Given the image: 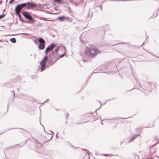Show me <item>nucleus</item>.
<instances>
[{
  "label": "nucleus",
  "instance_id": "49",
  "mask_svg": "<svg viewBox=\"0 0 159 159\" xmlns=\"http://www.w3.org/2000/svg\"><path fill=\"white\" fill-rule=\"evenodd\" d=\"M14 96H15V94H14Z\"/></svg>",
  "mask_w": 159,
  "mask_h": 159
},
{
  "label": "nucleus",
  "instance_id": "16",
  "mask_svg": "<svg viewBox=\"0 0 159 159\" xmlns=\"http://www.w3.org/2000/svg\"><path fill=\"white\" fill-rule=\"evenodd\" d=\"M21 11H18L17 9L15 8V12L16 14L18 16V15H20V13Z\"/></svg>",
  "mask_w": 159,
  "mask_h": 159
},
{
  "label": "nucleus",
  "instance_id": "8",
  "mask_svg": "<svg viewBox=\"0 0 159 159\" xmlns=\"http://www.w3.org/2000/svg\"><path fill=\"white\" fill-rule=\"evenodd\" d=\"M56 61V60L50 59L48 61V65L50 66L52 65L55 63Z\"/></svg>",
  "mask_w": 159,
  "mask_h": 159
},
{
  "label": "nucleus",
  "instance_id": "39",
  "mask_svg": "<svg viewBox=\"0 0 159 159\" xmlns=\"http://www.w3.org/2000/svg\"><path fill=\"white\" fill-rule=\"evenodd\" d=\"M92 14H93V12H92V15H91V17L92 16Z\"/></svg>",
  "mask_w": 159,
  "mask_h": 159
},
{
  "label": "nucleus",
  "instance_id": "41",
  "mask_svg": "<svg viewBox=\"0 0 159 159\" xmlns=\"http://www.w3.org/2000/svg\"><path fill=\"white\" fill-rule=\"evenodd\" d=\"M56 110L57 111L58 110V109H56Z\"/></svg>",
  "mask_w": 159,
  "mask_h": 159
},
{
  "label": "nucleus",
  "instance_id": "44",
  "mask_svg": "<svg viewBox=\"0 0 159 159\" xmlns=\"http://www.w3.org/2000/svg\"><path fill=\"white\" fill-rule=\"evenodd\" d=\"M0 2H1V3L2 2V1H1Z\"/></svg>",
  "mask_w": 159,
  "mask_h": 159
},
{
  "label": "nucleus",
  "instance_id": "24",
  "mask_svg": "<svg viewBox=\"0 0 159 159\" xmlns=\"http://www.w3.org/2000/svg\"><path fill=\"white\" fill-rule=\"evenodd\" d=\"M18 17H19V18L20 19V20L21 21V16L20 15H18Z\"/></svg>",
  "mask_w": 159,
  "mask_h": 159
},
{
  "label": "nucleus",
  "instance_id": "19",
  "mask_svg": "<svg viewBox=\"0 0 159 159\" xmlns=\"http://www.w3.org/2000/svg\"><path fill=\"white\" fill-rule=\"evenodd\" d=\"M59 48H56L54 51H52V52H56V53H57V51H58Z\"/></svg>",
  "mask_w": 159,
  "mask_h": 159
},
{
  "label": "nucleus",
  "instance_id": "51",
  "mask_svg": "<svg viewBox=\"0 0 159 159\" xmlns=\"http://www.w3.org/2000/svg\"><path fill=\"white\" fill-rule=\"evenodd\" d=\"M1 41V40H0V41Z\"/></svg>",
  "mask_w": 159,
  "mask_h": 159
},
{
  "label": "nucleus",
  "instance_id": "32",
  "mask_svg": "<svg viewBox=\"0 0 159 159\" xmlns=\"http://www.w3.org/2000/svg\"><path fill=\"white\" fill-rule=\"evenodd\" d=\"M39 121H40V125H42L43 127V126L41 123H40V120H39Z\"/></svg>",
  "mask_w": 159,
  "mask_h": 159
},
{
  "label": "nucleus",
  "instance_id": "50",
  "mask_svg": "<svg viewBox=\"0 0 159 159\" xmlns=\"http://www.w3.org/2000/svg\"><path fill=\"white\" fill-rule=\"evenodd\" d=\"M51 132L52 133H53V132L52 131H51Z\"/></svg>",
  "mask_w": 159,
  "mask_h": 159
},
{
  "label": "nucleus",
  "instance_id": "14",
  "mask_svg": "<svg viewBox=\"0 0 159 159\" xmlns=\"http://www.w3.org/2000/svg\"><path fill=\"white\" fill-rule=\"evenodd\" d=\"M150 150L152 153H154L155 152V150L152 147L150 148Z\"/></svg>",
  "mask_w": 159,
  "mask_h": 159
},
{
  "label": "nucleus",
  "instance_id": "10",
  "mask_svg": "<svg viewBox=\"0 0 159 159\" xmlns=\"http://www.w3.org/2000/svg\"><path fill=\"white\" fill-rule=\"evenodd\" d=\"M66 17L63 16H59L58 17V20H59L61 21H63L65 20Z\"/></svg>",
  "mask_w": 159,
  "mask_h": 159
},
{
  "label": "nucleus",
  "instance_id": "1",
  "mask_svg": "<svg viewBox=\"0 0 159 159\" xmlns=\"http://www.w3.org/2000/svg\"><path fill=\"white\" fill-rule=\"evenodd\" d=\"M56 46V44L52 43L48 45L46 48L45 51L46 56L43 57V59L40 62L41 71H43L46 68V63L48 60V57L47 56L49 52L53 50Z\"/></svg>",
  "mask_w": 159,
  "mask_h": 159
},
{
  "label": "nucleus",
  "instance_id": "46",
  "mask_svg": "<svg viewBox=\"0 0 159 159\" xmlns=\"http://www.w3.org/2000/svg\"><path fill=\"white\" fill-rule=\"evenodd\" d=\"M103 2V1H102V2Z\"/></svg>",
  "mask_w": 159,
  "mask_h": 159
},
{
  "label": "nucleus",
  "instance_id": "4",
  "mask_svg": "<svg viewBox=\"0 0 159 159\" xmlns=\"http://www.w3.org/2000/svg\"><path fill=\"white\" fill-rule=\"evenodd\" d=\"M38 41L39 43V48L40 49L43 50L45 48V41L42 38H39Z\"/></svg>",
  "mask_w": 159,
  "mask_h": 159
},
{
  "label": "nucleus",
  "instance_id": "42",
  "mask_svg": "<svg viewBox=\"0 0 159 159\" xmlns=\"http://www.w3.org/2000/svg\"><path fill=\"white\" fill-rule=\"evenodd\" d=\"M26 141H27V140H26L25 141V143H26Z\"/></svg>",
  "mask_w": 159,
  "mask_h": 159
},
{
  "label": "nucleus",
  "instance_id": "13",
  "mask_svg": "<svg viewBox=\"0 0 159 159\" xmlns=\"http://www.w3.org/2000/svg\"><path fill=\"white\" fill-rule=\"evenodd\" d=\"M22 146H21L20 144H18L12 146H11L10 147V148L12 147V148H16V147H21Z\"/></svg>",
  "mask_w": 159,
  "mask_h": 159
},
{
  "label": "nucleus",
  "instance_id": "30",
  "mask_svg": "<svg viewBox=\"0 0 159 159\" xmlns=\"http://www.w3.org/2000/svg\"><path fill=\"white\" fill-rule=\"evenodd\" d=\"M69 114H68V113H67V115H66V118H67V117L68 116H69Z\"/></svg>",
  "mask_w": 159,
  "mask_h": 159
},
{
  "label": "nucleus",
  "instance_id": "15",
  "mask_svg": "<svg viewBox=\"0 0 159 159\" xmlns=\"http://www.w3.org/2000/svg\"><path fill=\"white\" fill-rule=\"evenodd\" d=\"M10 41L13 43H15L16 41V39L14 38L10 39Z\"/></svg>",
  "mask_w": 159,
  "mask_h": 159
},
{
  "label": "nucleus",
  "instance_id": "11",
  "mask_svg": "<svg viewBox=\"0 0 159 159\" xmlns=\"http://www.w3.org/2000/svg\"><path fill=\"white\" fill-rule=\"evenodd\" d=\"M140 135V134H135L129 140V142H131L132 141H133L136 138L138 137V136Z\"/></svg>",
  "mask_w": 159,
  "mask_h": 159
},
{
  "label": "nucleus",
  "instance_id": "23",
  "mask_svg": "<svg viewBox=\"0 0 159 159\" xmlns=\"http://www.w3.org/2000/svg\"><path fill=\"white\" fill-rule=\"evenodd\" d=\"M49 135L50 136V139L48 140L47 141H50V140H51L52 139V136L51 134H49Z\"/></svg>",
  "mask_w": 159,
  "mask_h": 159
},
{
  "label": "nucleus",
  "instance_id": "36",
  "mask_svg": "<svg viewBox=\"0 0 159 159\" xmlns=\"http://www.w3.org/2000/svg\"><path fill=\"white\" fill-rule=\"evenodd\" d=\"M56 137H57V138H58L57 134L56 135Z\"/></svg>",
  "mask_w": 159,
  "mask_h": 159
},
{
  "label": "nucleus",
  "instance_id": "45",
  "mask_svg": "<svg viewBox=\"0 0 159 159\" xmlns=\"http://www.w3.org/2000/svg\"><path fill=\"white\" fill-rule=\"evenodd\" d=\"M0 2H1V3L2 2V1H1Z\"/></svg>",
  "mask_w": 159,
  "mask_h": 159
},
{
  "label": "nucleus",
  "instance_id": "7",
  "mask_svg": "<svg viewBox=\"0 0 159 159\" xmlns=\"http://www.w3.org/2000/svg\"><path fill=\"white\" fill-rule=\"evenodd\" d=\"M26 4L25 3H23L20 4L18 5L15 7V8L17 9L18 11H21V10L24 8H26Z\"/></svg>",
  "mask_w": 159,
  "mask_h": 159
},
{
  "label": "nucleus",
  "instance_id": "21",
  "mask_svg": "<svg viewBox=\"0 0 159 159\" xmlns=\"http://www.w3.org/2000/svg\"><path fill=\"white\" fill-rule=\"evenodd\" d=\"M64 55H65V54L64 53V54H62L60 56L58 55L59 59L60 58H61V57H63L64 56Z\"/></svg>",
  "mask_w": 159,
  "mask_h": 159
},
{
  "label": "nucleus",
  "instance_id": "31",
  "mask_svg": "<svg viewBox=\"0 0 159 159\" xmlns=\"http://www.w3.org/2000/svg\"><path fill=\"white\" fill-rule=\"evenodd\" d=\"M18 128H11V129H18Z\"/></svg>",
  "mask_w": 159,
  "mask_h": 159
},
{
  "label": "nucleus",
  "instance_id": "9",
  "mask_svg": "<svg viewBox=\"0 0 159 159\" xmlns=\"http://www.w3.org/2000/svg\"><path fill=\"white\" fill-rule=\"evenodd\" d=\"M98 1V0H96V3ZM99 7V8H100L101 10H102V7L101 5H98V4H96L95 5V6H94L95 8H96L97 7Z\"/></svg>",
  "mask_w": 159,
  "mask_h": 159
},
{
  "label": "nucleus",
  "instance_id": "20",
  "mask_svg": "<svg viewBox=\"0 0 159 159\" xmlns=\"http://www.w3.org/2000/svg\"><path fill=\"white\" fill-rule=\"evenodd\" d=\"M40 19L41 20H45V21L48 20H47V18H43V17H41Z\"/></svg>",
  "mask_w": 159,
  "mask_h": 159
},
{
  "label": "nucleus",
  "instance_id": "27",
  "mask_svg": "<svg viewBox=\"0 0 159 159\" xmlns=\"http://www.w3.org/2000/svg\"><path fill=\"white\" fill-rule=\"evenodd\" d=\"M49 100V99H47V100H46V101H45L42 104H43V103H45V102H48Z\"/></svg>",
  "mask_w": 159,
  "mask_h": 159
},
{
  "label": "nucleus",
  "instance_id": "34",
  "mask_svg": "<svg viewBox=\"0 0 159 159\" xmlns=\"http://www.w3.org/2000/svg\"><path fill=\"white\" fill-rule=\"evenodd\" d=\"M83 61L84 62V61H87L86 60H85L84 59H83Z\"/></svg>",
  "mask_w": 159,
  "mask_h": 159
},
{
  "label": "nucleus",
  "instance_id": "35",
  "mask_svg": "<svg viewBox=\"0 0 159 159\" xmlns=\"http://www.w3.org/2000/svg\"><path fill=\"white\" fill-rule=\"evenodd\" d=\"M144 44V42H143V44L141 45V46H142V45H143V44Z\"/></svg>",
  "mask_w": 159,
  "mask_h": 159
},
{
  "label": "nucleus",
  "instance_id": "2",
  "mask_svg": "<svg viewBox=\"0 0 159 159\" xmlns=\"http://www.w3.org/2000/svg\"><path fill=\"white\" fill-rule=\"evenodd\" d=\"M98 48H87L85 50V53L90 57H94L96 54L100 52Z\"/></svg>",
  "mask_w": 159,
  "mask_h": 159
},
{
  "label": "nucleus",
  "instance_id": "6",
  "mask_svg": "<svg viewBox=\"0 0 159 159\" xmlns=\"http://www.w3.org/2000/svg\"><path fill=\"white\" fill-rule=\"evenodd\" d=\"M26 4V8L27 9L35 8L37 7V5L30 2H27L25 3Z\"/></svg>",
  "mask_w": 159,
  "mask_h": 159
},
{
  "label": "nucleus",
  "instance_id": "47",
  "mask_svg": "<svg viewBox=\"0 0 159 159\" xmlns=\"http://www.w3.org/2000/svg\"><path fill=\"white\" fill-rule=\"evenodd\" d=\"M101 124H103V123H102V122H101Z\"/></svg>",
  "mask_w": 159,
  "mask_h": 159
},
{
  "label": "nucleus",
  "instance_id": "18",
  "mask_svg": "<svg viewBox=\"0 0 159 159\" xmlns=\"http://www.w3.org/2000/svg\"><path fill=\"white\" fill-rule=\"evenodd\" d=\"M5 14H3V15H0V19L3 18L5 16Z\"/></svg>",
  "mask_w": 159,
  "mask_h": 159
},
{
  "label": "nucleus",
  "instance_id": "3",
  "mask_svg": "<svg viewBox=\"0 0 159 159\" xmlns=\"http://www.w3.org/2000/svg\"><path fill=\"white\" fill-rule=\"evenodd\" d=\"M22 14L25 18L28 19L29 21H32V23L34 22V19L28 12L22 11Z\"/></svg>",
  "mask_w": 159,
  "mask_h": 159
},
{
  "label": "nucleus",
  "instance_id": "17",
  "mask_svg": "<svg viewBox=\"0 0 159 159\" xmlns=\"http://www.w3.org/2000/svg\"><path fill=\"white\" fill-rule=\"evenodd\" d=\"M35 143L38 144L39 147H40L42 145V144L39 143L38 141L36 140H35Z\"/></svg>",
  "mask_w": 159,
  "mask_h": 159
},
{
  "label": "nucleus",
  "instance_id": "40",
  "mask_svg": "<svg viewBox=\"0 0 159 159\" xmlns=\"http://www.w3.org/2000/svg\"><path fill=\"white\" fill-rule=\"evenodd\" d=\"M134 89V88H133L131 90H130L129 91H131V90H132V89Z\"/></svg>",
  "mask_w": 159,
  "mask_h": 159
},
{
  "label": "nucleus",
  "instance_id": "38",
  "mask_svg": "<svg viewBox=\"0 0 159 159\" xmlns=\"http://www.w3.org/2000/svg\"><path fill=\"white\" fill-rule=\"evenodd\" d=\"M110 155L111 156H113V155H112V154H111V155Z\"/></svg>",
  "mask_w": 159,
  "mask_h": 159
},
{
  "label": "nucleus",
  "instance_id": "26",
  "mask_svg": "<svg viewBox=\"0 0 159 159\" xmlns=\"http://www.w3.org/2000/svg\"><path fill=\"white\" fill-rule=\"evenodd\" d=\"M14 1H15V0H10V1H9V3H11L12 2Z\"/></svg>",
  "mask_w": 159,
  "mask_h": 159
},
{
  "label": "nucleus",
  "instance_id": "29",
  "mask_svg": "<svg viewBox=\"0 0 159 159\" xmlns=\"http://www.w3.org/2000/svg\"><path fill=\"white\" fill-rule=\"evenodd\" d=\"M65 19H67L68 20L69 19V18L68 17H66V18H65Z\"/></svg>",
  "mask_w": 159,
  "mask_h": 159
},
{
  "label": "nucleus",
  "instance_id": "28",
  "mask_svg": "<svg viewBox=\"0 0 159 159\" xmlns=\"http://www.w3.org/2000/svg\"><path fill=\"white\" fill-rule=\"evenodd\" d=\"M87 152L88 154V155H90V152H89V151H87Z\"/></svg>",
  "mask_w": 159,
  "mask_h": 159
},
{
  "label": "nucleus",
  "instance_id": "37",
  "mask_svg": "<svg viewBox=\"0 0 159 159\" xmlns=\"http://www.w3.org/2000/svg\"><path fill=\"white\" fill-rule=\"evenodd\" d=\"M104 155L105 156H107V155H106V154H105Z\"/></svg>",
  "mask_w": 159,
  "mask_h": 159
},
{
  "label": "nucleus",
  "instance_id": "48",
  "mask_svg": "<svg viewBox=\"0 0 159 159\" xmlns=\"http://www.w3.org/2000/svg\"><path fill=\"white\" fill-rule=\"evenodd\" d=\"M44 131H45V129H44Z\"/></svg>",
  "mask_w": 159,
  "mask_h": 159
},
{
  "label": "nucleus",
  "instance_id": "33",
  "mask_svg": "<svg viewBox=\"0 0 159 159\" xmlns=\"http://www.w3.org/2000/svg\"><path fill=\"white\" fill-rule=\"evenodd\" d=\"M82 150H84V151H87V150H86V149H82Z\"/></svg>",
  "mask_w": 159,
  "mask_h": 159
},
{
  "label": "nucleus",
  "instance_id": "12",
  "mask_svg": "<svg viewBox=\"0 0 159 159\" xmlns=\"http://www.w3.org/2000/svg\"><path fill=\"white\" fill-rule=\"evenodd\" d=\"M55 2L57 3L58 4H63L64 2L61 0H53Z\"/></svg>",
  "mask_w": 159,
  "mask_h": 159
},
{
  "label": "nucleus",
  "instance_id": "22",
  "mask_svg": "<svg viewBox=\"0 0 159 159\" xmlns=\"http://www.w3.org/2000/svg\"><path fill=\"white\" fill-rule=\"evenodd\" d=\"M148 52L150 53L151 54V55L153 56H154V57H157V58H159V57L155 56V55L153 53H152V52Z\"/></svg>",
  "mask_w": 159,
  "mask_h": 159
},
{
  "label": "nucleus",
  "instance_id": "25",
  "mask_svg": "<svg viewBox=\"0 0 159 159\" xmlns=\"http://www.w3.org/2000/svg\"><path fill=\"white\" fill-rule=\"evenodd\" d=\"M158 15V14H157V13H156V15L155 16H154L153 15L152 16L153 17H156Z\"/></svg>",
  "mask_w": 159,
  "mask_h": 159
},
{
  "label": "nucleus",
  "instance_id": "43",
  "mask_svg": "<svg viewBox=\"0 0 159 159\" xmlns=\"http://www.w3.org/2000/svg\"><path fill=\"white\" fill-rule=\"evenodd\" d=\"M20 129H23V130H24V129H22V128H20Z\"/></svg>",
  "mask_w": 159,
  "mask_h": 159
},
{
  "label": "nucleus",
  "instance_id": "5",
  "mask_svg": "<svg viewBox=\"0 0 159 159\" xmlns=\"http://www.w3.org/2000/svg\"><path fill=\"white\" fill-rule=\"evenodd\" d=\"M49 57L51 59H52L57 61L58 59V55L57 53L52 52L49 54Z\"/></svg>",
  "mask_w": 159,
  "mask_h": 159
}]
</instances>
